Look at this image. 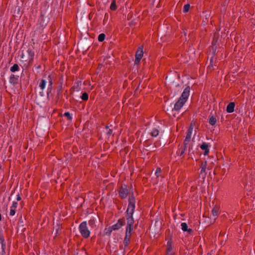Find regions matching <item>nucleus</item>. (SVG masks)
<instances>
[{
  "instance_id": "1",
  "label": "nucleus",
  "mask_w": 255,
  "mask_h": 255,
  "mask_svg": "<svg viewBox=\"0 0 255 255\" xmlns=\"http://www.w3.org/2000/svg\"><path fill=\"white\" fill-rule=\"evenodd\" d=\"M190 90V89L189 86L184 89L181 96L174 104V108L172 109L173 112H178L181 109L189 96Z\"/></svg>"
},
{
  "instance_id": "2",
  "label": "nucleus",
  "mask_w": 255,
  "mask_h": 255,
  "mask_svg": "<svg viewBox=\"0 0 255 255\" xmlns=\"http://www.w3.org/2000/svg\"><path fill=\"white\" fill-rule=\"evenodd\" d=\"M46 83H48L47 92L48 94L49 93L51 92L52 89L53 80L51 74L48 75L46 79H42L40 80L39 86L42 90H43L45 88Z\"/></svg>"
},
{
  "instance_id": "3",
  "label": "nucleus",
  "mask_w": 255,
  "mask_h": 255,
  "mask_svg": "<svg viewBox=\"0 0 255 255\" xmlns=\"http://www.w3.org/2000/svg\"><path fill=\"white\" fill-rule=\"evenodd\" d=\"M34 52L31 48H28L25 52H22L21 58L22 61L28 62V64L33 62L34 57Z\"/></svg>"
},
{
  "instance_id": "4",
  "label": "nucleus",
  "mask_w": 255,
  "mask_h": 255,
  "mask_svg": "<svg viewBox=\"0 0 255 255\" xmlns=\"http://www.w3.org/2000/svg\"><path fill=\"white\" fill-rule=\"evenodd\" d=\"M126 216H133L135 208V199L133 194L129 196Z\"/></svg>"
},
{
  "instance_id": "5",
  "label": "nucleus",
  "mask_w": 255,
  "mask_h": 255,
  "mask_svg": "<svg viewBox=\"0 0 255 255\" xmlns=\"http://www.w3.org/2000/svg\"><path fill=\"white\" fill-rule=\"evenodd\" d=\"M79 230L81 236L84 238L90 237V231L87 227V223L86 221L82 222L79 226Z\"/></svg>"
},
{
  "instance_id": "6",
  "label": "nucleus",
  "mask_w": 255,
  "mask_h": 255,
  "mask_svg": "<svg viewBox=\"0 0 255 255\" xmlns=\"http://www.w3.org/2000/svg\"><path fill=\"white\" fill-rule=\"evenodd\" d=\"M175 250L172 245V242L171 239H169L166 245V255H174Z\"/></svg>"
},
{
  "instance_id": "7",
  "label": "nucleus",
  "mask_w": 255,
  "mask_h": 255,
  "mask_svg": "<svg viewBox=\"0 0 255 255\" xmlns=\"http://www.w3.org/2000/svg\"><path fill=\"white\" fill-rule=\"evenodd\" d=\"M119 196L121 198H126L129 193L128 187L126 184L122 185L119 190Z\"/></svg>"
},
{
  "instance_id": "8",
  "label": "nucleus",
  "mask_w": 255,
  "mask_h": 255,
  "mask_svg": "<svg viewBox=\"0 0 255 255\" xmlns=\"http://www.w3.org/2000/svg\"><path fill=\"white\" fill-rule=\"evenodd\" d=\"M143 55V46L138 47L135 53V59L134 64H138Z\"/></svg>"
},
{
  "instance_id": "9",
  "label": "nucleus",
  "mask_w": 255,
  "mask_h": 255,
  "mask_svg": "<svg viewBox=\"0 0 255 255\" xmlns=\"http://www.w3.org/2000/svg\"><path fill=\"white\" fill-rule=\"evenodd\" d=\"M125 224V222L124 219H119L116 224L111 226V228H112L114 231L117 230L123 226Z\"/></svg>"
},
{
  "instance_id": "10",
  "label": "nucleus",
  "mask_w": 255,
  "mask_h": 255,
  "mask_svg": "<svg viewBox=\"0 0 255 255\" xmlns=\"http://www.w3.org/2000/svg\"><path fill=\"white\" fill-rule=\"evenodd\" d=\"M207 166V162L206 161H202L201 162V165L200 166L201 170L200 173V176H202L203 178L205 177L206 173V169Z\"/></svg>"
},
{
  "instance_id": "11",
  "label": "nucleus",
  "mask_w": 255,
  "mask_h": 255,
  "mask_svg": "<svg viewBox=\"0 0 255 255\" xmlns=\"http://www.w3.org/2000/svg\"><path fill=\"white\" fill-rule=\"evenodd\" d=\"M218 46V44H217V39L216 37L214 36L212 42V46L210 47V51H212V53L214 54H215Z\"/></svg>"
},
{
  "instance_id": "12",
  "label": "nucleus",
  "mask_w": 255,
  "mask_h": 255,
  "mask_svg": "<svg viewBox=\"0 0 255 255\" xmlns=\"http://www.w3.org/2000/svg\"><path fill=\"white\" fill-rule=\"evenodd\" d=\"M210 144L209 143L206 142H203V143L200 145V148L203 150H204V155H207L209 153V147L210 146Z\"/></svg>"
},
{
  "instance_id": "13",
  "label": "nucleus",
  "mask_w": 255,
  "mask_h": 255,
  "mask_svg": "<svg viewBox=\"0 0 255 255\" xmlns=\"http://www.w3.org/2000/svg\"><path fill=\"white\" fill-rule=\"evenodd\" d=\"M127 225L126 228H133V225L134 223L133 216H126Z\"/></svg>"
},
{
  "instance_id": "14",
  "label": "nucleus",
  "mask_w": 255,
  "mask_h": 255,
  "mask_svg": "<svg viewBox=\"0 0 255 255\" xmlns=\"http://www.w3.org/2000/svg\"><path fill=\"white\" fill-rule=\"evenodd\" d=\"M159 130L160 128L159 126L153 127L150 132V135L152 137H157L159 133Z\"/></svg>"
},
{
  "instance_id": "15",
  "label": "nucleus",
  "mask_w": 255,
  "mask_h": 255,
  "mask_svg": "<svg viewBox=\"0 0 255 255\" xmlns=\"http://www.w3.org/2000/svg\"><path fill=\"white\" fill-rule=\"evenodd\" d=\"M192 130H193V128H190L188 130L186 138L184 141V144L187 145L189 143V142L190 141L191 138L192 134Z\"/></svg>"
},
{
  "instance_id": "16",
  "label": "nucleus",
  "mask_w": 255,
  "mask_h": 255,
  "mask_svg": "<svg viewBox=\"0 0 255 255\" xmlns=\"http://www.w3.org/2000/svg\"><path fill=\"white\" fill-rule=\"evenodd\" d=\"M220 213V208L218 206H215L212 210V215L214 217V220H215L216 217Z\"/></svg>"
},
{
  "instance_id": "17",
  "label": "nucleus",
  "mask_w": 255,
  "mask_h": 255,
  "mask_svg": "<svg viewBox=\"0 0 255 255\" xmlns=\"http://www.w3.org/2000/svg\"><path fill=\"white\" fill-rule=\"evenodd\" d=\"M235 107V104L234 102H231L230 103L226 109V111L229 113H232L234 111V109Z\"/></svg>"
},
{
  "instance_id": "18",
  "label": "nucleus",
  "mask_w": 255,
  "mask_h": 255,
  "mask_svg": "<svg viewBox=\"0 0 255 255\" xmlns=\"http://www.w3.org/2000/svg\"><path fill=\"white\" fill-rule=\"evenodd\" d=\"M181 227L182 230L184 232H187L189 234H191L193 232L192 229L188 228V225L186 223H182Z\"/></svg>"
},
{
  "instance_id": "19",
  "label": "nucleus",
  "mask_w": 255,
  "mask_h": 255,
  "mask_svg": "<svg viewBox=\"0 0 255 255\" xmlns=\"http://www.w3.org/2000/svg\"><path fill=\"white\" fill-rule=\"evenodd\" d=\"M186 150V145L184 144L183 146H181L180 147H179L178 149V150L177 151V155L179 156H181L185 153Z\"/></svg>"
},
{
  "instance_id": "20",
  "label": "nucleus",
  "mask_w": 255,
  "mask_h": 255,
  "mask_svg": "<svg viewBox=\"0 0 255 255\" xmlns=\"http://www.w3.org/2000/svg\"><path fill=\"white\" fill-rule=\"evenodd\" d=\"M18 76L11 74L9 78V82L13 84H15L18 83Z\"/></svg>"
},
{
  "instance_id": "21",
  "label": "nucleus",
  "mask_w": 255,
  "mask_h": 255,
  "mask_svg": "<svg viewBox=\"0 0 255 255\" xmlns=\"http://www.w3.org/2000/svg\"><path fill=\"white\" fill-rule=\"evenodd\" d=\"M0 243L1 246L2 251L4 252L5 249V243L4 237L2 234H0Z\"/></svg>"
},
{
  "instance_id": "22",
  "label": "nucleus",
  "mask_w": 255,
  "mask_h": 255,
  "mask_svg": "<svg viewBox=\"0 0 255 255\" xmlns=\"http://www.w3.org/2000/svg\"><path fill=\"white\" fill-rule=\"evenodd\" d=\"M96 219L94 218H91L90 220H89L88 224H89V226L91 228L94 229V228H96Z\"/></svg>"
},
{
  "instance_id": "23",
  "label": "nucleus",
  "mask_w": 255,
  "mask_h": 255,
  "mask_svg": "<svg viewBox=\"0 0 255 255\" xmlns=\"http://www.w3.org/2000/svg\"><path fill=\"white\" fill-rule=\"evenodd\" d=\"M216 122L217 120L214 116H212L209 117V123L210 124V125H211V126H215V124H216Z\"/></svg>"
},
{
  "instance_id": "24",
  "label": "nucleus",
  "mask_w": 255,
  "mask_h": 255,
  "mask_svg": "<svg viewBox=\"0 0 255 255\" xmlns=\"http://www.w3.org/2000/svg\"><path fill=\"white\" fill-rule=\"evenodd\" d=\"M133 228H126L125 236L128 238H130Z\"/></svg>"
},
{
  "instance_id": "25",
  "label": "nucleus",
  "mask_w": 255,
  "mask_h": 255,
  "mask_svg": "<svg viewBox=\"0 0 255 255\" xmlns=\"http://www.w3.org/2000/svg\"><path fill=\"white\" fill-rule=\"evenodd\" d=\"M113 231L114 230H113L112 228H111V226H110V227H109L108 228H106L105 229L104 234L106 235L110 236Z\"/></svg>"
},
{
  "instance_id": "26",
  "label": "nucleus",
  "mask_w": 255,
  "mask_h": 255,
  "mask_svg": "<svg viewBox=\"0 0 255 255\" xmlns=\"http://www.w3.org/2000/svg\"><path fill=\"white\" fill-rule=\"evenodd\" d=\"M130 238L125 237L124 240L123 241V243H124L125 247H127L128 246V245L130 243Z\"/></svg>"
},
{
  "instance_id": "27",
  "label": "nucleus",
  "mask_w": 255,
  "mask_h": 255,
  "mask_svg": "<svg viewBox=\"0 0 255 255\" xmlns=\"http://www.w3.org/2000/svg\"><path fill=\"white\" fill-rule=\"evenodd\" d=\"M117 6L116 5V0H113V1H112V2L110 5V9L112 10H116L117 9Z\"/></svg>"
},
{
  "instance_id": "28",
  "label": "nucleus",
  "mask_w": 255,
  "mask_h": 255,
  "mask_svg": "<svg viewBox=\"0 0 255 255\" xmlns=\"http://www.w3.org/2000/svg\"><path fill=\"white\" fill-rule=\"evenodd\" d=\"M106 37V35L104 33H101L98 36V40L100 42H103Z\"/></svg>"
},
{
  "instance_id": "29",
  "label": "nucleus",
  "mask_w": 255,
  "mask_h": 255,
  "mask_svg": "<svg viewBox=\"0 0 255 255\" xmlns=\"http://www.w3.org/2000/svg\"><path fill=\"white\" fill-rule=\"evenodd\" d=\"M19 70V67L18 65H13V66H12L10 68V71L12 72H15V71Z\"/></svg>"
},
{
  "instance_id": "30",
  "label": "nucleus",
  "mask_w": 255,
  "mask_h": 255,
  "mask_svg": "<svg viewBox=\"0 0 255 255\" xmlns=\"http://www.w3.org/2000/svg\"><path fill=\"white\" fill-rule=\"evenodd\" d=\"M190 6L189 4H186L184 5L183 8V11L184 13H186L188 12L189 9H190Z\"/></svg>"
},
{
  "instance_id": "31",
  "label": "nucleus",
  "mask_w": 255,
  "mask_h": 255,
  "mask_svg": "<svg viewBox=\"0 0 255 255\" xmlns=\"http://www.w3.org/2000/svg\"><path fill=\"white\" fill-rule=\"evenodd\" d=\"M63 116L67 118V119L69 120V121H71L72 119V116H71V114L69 112H66L63 115Z\"/></svg>"
},
{
  "instance_id": "32",
  "label": "nucleus",
  "mask_w": 255,
  "mask_h": 255,
  "mask_svg": "<svg viewBox=\"0 0 255 255\" xmlns=\"http://www.w3.org/2000/svg\"><path fill=\"white\" fill-rule=\"evenodd\" d=\"M88 94L87 93H84L81 96V99L83 101H87L88 99Z\"/></svg>"
},
{
  "instance_id": "33",
  "label": "nucleus",
  "mask_w": 255,
  "mask_h": 255,
  "mask_svg": "<svg viewBox=\"0 0 255 255\" xmlns=\"http://www.w3.org/2000/svg\"><path fill=\"white\" fill-rule=\"evenodd\" d=\"M161 172V170L160 168H158L156 169L155 174L156 175L157 177H159Z\"/></svg>"
},
{
  "instance_id": "34",
  "label": "nucleus",
  "mask_w": 255,
  "mask_h": 255,
  "mask_svg": "<svg viewBox=\"0 0 255 255\" xmlns=\"http://www.w3.org/2000/svg\"><path fill=\"white\" fill-rule=\"evenodd\" d=\"M15 209L10 208L9 215L11 216H13L15 215Z\"/></svg>"
},
{
  "instance_id": "35",
  "label": "nucleus",
  "mask_w": 255,
  "mask_h": 255,
  "mask_svg": "<svg viewBox=\"0 0 255 255\" xmlns=\"http://www.w3.org/2000/svg\"><path fill=\"white\" fill-rule=\"evenodd\" d=\"M113 134V130L112 129H108L107 131V135L110 137Z\"/></svg>"
},
{
  "instance_id": "36",
  "label": "nucleus",
  "mask_w": 255,
  "mask_h": 255,
  "mask_svg": "<svg viewBox=\"0 0 255 255\" xmlns=\"http://www.w3.org/2000/svg\"><path fill=\"white\" fill-rule=\"evenodd\" d=\"M17 206V203L16 202L14 201V202H13L11 206L10 207V208L15 209V208H16Z\"/></svg>"
},
{
  "instance_id": "37",
  "label": "nucleus",
  "mask_w": 255,
  "mask_h": 255,
  "mask_svg": "<svg viewBox=\"0 0 255 255\" xmlns=\"http://www.w3.org/2000/svg\"><path fill=\"white\" fill-rule=\"evenodd\" d=\"M16 200H17V201H20L21 200V197H20L19 194H18L17 195Z\"/></svg>"
},
{
  "instance_id": "38",
  "label": "nucleus",
  "mask_w": 255,
  "mask_h": 255,
  "mask_svg": "<svg viewBox=\"0 0 255 255\" xmlns=\"http://www.w3.org/2000/svg\"><path fill=\"white\" fill-rule=\"evenodd\" d=\"M212 68H213V65H209L207 68L208 70H211Z\"/></svg>"
},
{
  "instance_id": "39",
  "label": "nucleus",
  "mask_w": 255,
  "mask_h": 255,
  "mask_svg": "<svg viewBox=\"0 0 255 255\" xmlns=\"http://www.w3.org/2000/svg\"><path fill=\"white\" fill-rule=\"evenodd\" d=\"M81 82H80V84H81ZM79 83H78V85H79ZM78 86H79V85H77V89H79V88H78Z\"/></svg>"
},
{
  "instance_id": "40",
  "label": "nucleus",
  "mask_w": 255,
  "mask_h": 255,
  "mask_svg": "<svg viewBox=\"0 0 255 255\" xmlns=\"http://www.w3.org/2000/svg\"><path fill=\"white\" fill-rule=\"evenodd\" d=\"M106 128H107V129H108V128H109V127H108V126H107L106 127Z\"/></svg>"
},
{
  "instance_id": "41",
  "label": "nucleus",
  "mask_w": 255,
  "mask_h": 255,
  "mask_svg": "<svg viewBox=\"0 0 255 255\" xmlns=\"http://www.w3.org/2000/svg\"><path fill=\"white\" fill-rule=\"evenodd\" d=\"M1 215L0 214V221L1 220Z\"/></svg>"
},
{
  "instance_id": "42",
  "label": "nucleus",
  "mask_w": 255,
  "mask_h": 255,
  "mask_svg": "<svg viewBox=\"0 0 255 255\" xmlns=\"http://www.w3.org/2000/svg\"><path fill=\"white\" fill-rule=\"evenodd\" d=\"M213 62V61H212V59H211L210 63H211V62Z\"/></svg>"
}]
</instances>
